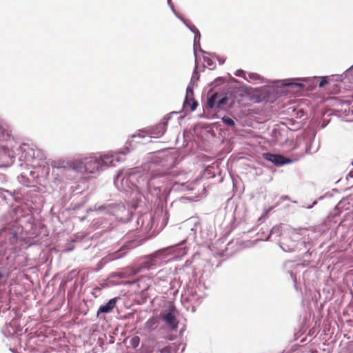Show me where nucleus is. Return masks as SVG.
I'll list each match as a JSON object with an SVG mask.
<instances>
[{
  "label": "nucleus",
  "instance_id": "nucleus-25",
  "mask_svg": "<svg viewBox=\"0 0 353 353\" xmlns=\"http://www.w3.org/2000/svg\"><path fill=\"white\" fill-rule=\"evenodd\" d=\"M194 34L196 32L198 34L199 30L193 25H190L186 22V24H185Z\"/></svg>",
  "mask_w": 353,
  "mask_h": 353
},
{
  "label": "nucleus",
  "instance_id": "nucleus-22",
  "mask_svg": "<svg viewBox=\"0 0 353 353\" xmlns=\"http://www.w3.org/2000/svg\"><path fill=\"white\" fill-rule=\"evenodd\" d=\"M8 278V274L3 270V268H0V285L6 284Z\"/></svg>",
  "mask_w": 353,
  "mask_h": 353
},
{
  "label": "nucleus",
  "instance_id": "nucleus-4",
  "mask_svg": "<svg viewBox=\"0 0 353 353\" xmlns=\"http://www.w3.org/2000/svg\"><path fill=\"white\" fill-rule=\"evenodd\" d=\"M0 168L10 166L14 161V148H19L18 143L12 137V129L10 126L4 121L0 119Z\"/></svg>",
  "mask_w": 353,
  "mask_h": 353
},
{
  "label": "nucleus",
  "instance_id": "nucleus-37",
  "mask_svg": "<svg viewBox=\"0 0 353 353\" xmlns=\"http://www.w3.org/2000/svg\"><path fill=\"white\" fill-rule=\"evenodd\" d=\"M150 221H151V223H153V221H154V218H151V219H150Z\"/></svg>",
  "mask_w": 353,
  "mask_h": 353
},
{
  "label": "nucleus",
  "instance_id": "nucleus-31",
  "mask_svg": "<svg viewBox=\"0 0 353 353\" xmlns=\"http://www.w3.org/2000/svg\"><path fill=\"white\" fill-rule=\"evenodd\" d=\"M168 4L170 6L172 11L175 12V9L174 8V6L172 4L171 0H168Z\"/></svg>",
  "mask_w": 353,
  "mask_h": 353
},
{
  "label": "nucleus",
  "instance_id": "nucleus-5",
  "mask_svg": "<svg viewBox=\"0 0 353 353\" xmlns=\"http://www.w3.org/2000/svg\"><path fill=\"white\" fill-rule=\"evenodd\" d=\"M79 166V174H96L103 170L99 154H81L74 157Z\"/></svg>",
  "mask_w": 353,
  "mask_h": 353
},
{
  "label": "nucleus",
  "instance_id": "nucleus-7",
  "mask_svg": "<svg viewBox=\"0 0 353 353\" xmlns=\"http://www.w3.org/2000/svg\"><path fill=\"white\" fill-rule=\"evenodd\" d=\"M19 162L20 173L17 176L18 181L23 185L30 187L35 181L36 172L32 170L30 164L26 163L25 161Z\"/></svg>",
  "mask_w": 353,
  "mask_h": 353
},
{
  "label": "nucleus",
  "instance_id": "nucleus-15",
  "mask_svg": "<svg viewBox=\"0 0 353 353\" xmlns=\"http://www.w3.org/2000/svg\"><path fill=\"white\" fill-rule=\"evenodd\" d=\"M159 254L156 253L145 259L141 263V268L143 269L150 270L157 266L160 262L159 260Z\"/></svg>",
  "mask_w": 353,
  "mask_h": 353
},
{
  "label": "nucleus",
  "instance_id": "nucleus-17",
  "mask_svg": "<svg viewBox=\"0 0 353 353\" xmlns=\"http://www.w3.org/2000/svg\"><path fill=\"white\" fill-rule=\"evenodd\" d=\"M290 229L291 228L283 224L279 225H275L272 228L270 234L268 236L265 240H268L271 235H276V236H283L284 237L288 234V232L289 231Z\"/></svg>",
  "mask_w": 353,
  "mask_h": 353
},
{
  "label": "nucleus",
  "instance_id": "nucleus-27",
  "mask_svg": "<svg viewBox=\"0 0 353 353\" xmlns=\"http://www.w3.org/2000/svg\"><path fill=\"white\" fill-rule=\"evenodd\" d=\"M248 77L251 79H254V80L259 79V75L256 73H250V74H248Z\"/></svg>",
  "mask_w": 353,
  "mask_h": 353
},
{
  "label": "nucleus",
  "instance_id": "nucleus-23",
  "mask_svg": "<svg viewBox=\"0 0 353 353\" xmlns=\"http://www.w3.org/2000/svg\"><path fill=\"white\" fill-rule=\"evenodd\" d=\"M221 120L224 123V124H225L228 126H234V125H235L234 120L230 117H223L221 119Z\"/></svg>",
  "mask_w": 353,
  "mask_h": 353
},
{
  "label": "nucleus",
  "instance_id": "nucleus-28",
  "mask_svg": "<svg viewBox=\"0 0 353 353\" xmlns=\"http://www.w3.org/2000/svg\"><path fill=\"white\" fill-rule=\"evenodd\" d=\"M328 82H327L326 77H323L322 79L320 81L319 85L320 88H322Z\"/></svg>",
  "mask_w": 353,
  "mask_h": 353
},
{
  "label": "nucleus",
  "instance_id": "nucleus-29",
  "mask_svg": "<svg viewBox=\"0 0 353 353\" xmlns=\"http://www.w3.org/2000/svg\"><path fill=\"white\" fill-rule=\"evenodd\" d=\"M4 193H10V192L0 188V197L6 198Z\"/></svg>",
  "mask_w": 353,
  "mask_h": 353
},
{
  "label": "nucleus",
  "instance_id": "nucleus-26",
  "mask_svg": "<svg viewBox=\"0 0 353 353\" xmlns=\"http://www.w3.org/2000/svg\"><path fill=\"white\" fill-rule=\"evenodd\" d=\"M235 75L237 76V77H243L245 79H247V77H245V73L243 70H239L236 72L235 73Z\"/></svg>",
  "mask_w": 353,
  "mask_h": 353
},
{
  "label": "nucleus",
  "instance_id": "nucleus-8",
  "mask_svg": "<svg viewBox=\"0 0 353 353\" xmlns=\"http://www.w3.org/2000/svg\"><path fill=\"white\" fill-rule=\"evenodd\" d=\"M129 150L125 149L119 152H108L103 154H99L103 169L115 166L116 163L123 160V156L125 155Z\"/></svg>",
  "mask_w": 353,
  "mask_h": 353
},
{
  "label": "nucleus",
  "instance_id": "nucleus-16",
  "mask_svg": "<svg viewBox=\"0 0 353 353\" xmlns=\"http://www.w3.org/2000/svg\"><path fill=\"white\" fill-rule=\"evenodd\" d=\"M174 312V310L173 308H170L169 311L162 316L163 320L172 330H175L177 327L176 316Z\"/></svg>",
  "mask_w": 353,
  "mask_h": 353
},
{
  "label": "nucleus",
  "instance_id": "nucleus-32",
  "mask_svg": "<svg viewBox=\"0 0 353 353\" xmlns=\"http://www.w3.org/2000/svg\"><path fill=\"white\" fill-rule=\"evenodd\" d=\"M291 277L294 281H296V276L294 275L292 272L291 273Z\"/></svg>",
  "mask_w": 353,
  "mask_h": 353
},
{
  "label": "nucleus",
  "instance_id": "nucleus-19",
  "mask_svg": "<svg viewBox=\"0 0 353 353\" xmlns=\"http://www.w3.org/2000/svg\"><path fill=\"white\" fill-rule=\"evenodd\" d=\"M200 39H201V34H200V32H199L198 34L196 33H194V56H195V59H196V49H197V47H199V50L200 51L203 53V54H205L206 52L205 51H203L201 47H200Z\"/></svg>",
  "mask_w": 353,
  "mask_h": 353
},
{
  "label": "nucleus",
  "instance_id": "nucleus-11",
  "mask_svg": "<svg viewBox=\"0 0 353 353\" xmlns=\"http://www.w3.org/2000/svg\"><path fill=\"white\" fill-rule=\"evenodd\" d=\"M94 208L96 210L112 214L117 217L120 216L121 213L125 211V208L123 204L113 203L99 206L95 205Z\"/></svg>",
  "mask_w": 353,
  "mask_h": 353
},
{
  "label": "nucleus",
  "instance_id": "nucleus-3",
  "mask_svg": "<svg viewBox=\"0 0 353 353\" xmlns=\"http://www.w3.org/2000/svg\"><path fill=\"white\" fill-rule=\"evenodd\" d=\"M50 181L55 185L74 180L79 175L78 170L81 168L72 159H60L50 163Z\"/></svg>",
  "mask_w": 353,
  "mask_h": 353
},
{
  "label": "nucleus",
  "instance_id": "nucleus-34",
  "mask_svg": "<svg viewBox=\"0 0 353 353\" xmlns=\"http://www.w3.org/2000/svg\"><path fill=\"white\" fill-rule=\"evenodd\" d=\"M219 61L220 64H223L224 63V60H222V59H219Z\"/></svg>",
  "mask_w": 353,
  "mask_h": 353
},
{
  "label": "nucleus",
  "instance_id": "nucleus-30",
  "mask_svg": "<svg viewBox=\"0 0 353 353\" xmlns=\"http://www.w3.org/2000/svg\"><path fill=\"white\" fill-rule=\"evenodd\" d=\"M174 14L184 24H186V21L179 15V14L175 10V12H173Z\"/></svg>",
  "mask_w": 353,
  "mask_h": 353
},
{
  "label": "nucleus",
  "instance_id": "nucleus-18",
  "mask_svg": "<svg viewBox=\"0 0 353 353\" xmlns=\"http://www.w3.org/2000/svg\"><path fill=\"white\" fill-rule=\"evenodd\" d=\"M117 297L109 300L105 305H101L97 311V316H99L101 313H110L116 305Z\"/></svg>",
  "mask_w": 353,
  "mask_h": 353
},
{
  "label": "nucleus",
  "instance_id": "nucleus-14",
  "mask_svg": "<svg viewBox=\"0 0 353 353\" xmlns=\"http://www.w3.org/2000/svg\"><path fill=\"white\" fill-rule=\"evenodd\" d=\"M227 101V97H222L218 93H214L208 99V105L210 109L216 110L221 105H225Z\"/></svg>",
  "mask_w": 353,
  "mask_h": 353
},
{
  "label": "nucleus",
  "instance_id": "nucleus-2",
  "mask_svg": "<svg viewBox=\"0 0 353 353\" xmlns=\"http://www.w3.org/2000/svg\"><path fill=\"white\" fill-rule=\"evenodd\" d=\"M20 151L19 161H25L30 164L33 170L36 172L35 181L41 185L47 186L51 183V170L46 162V156L44 152L34 145L23 143L19 148Z\"/></svg>",
  "mask_w": 353,
  "mask_h": 353
},
{
  "label": "nucleus",
  "instance_id": "nucleus-9",
  "mask_svg": "<svg viewBox=\"0 0 353 353\" xmlns=\"http://www.w3.org/2000/svg\"><path fill=\"white\" fill-rule=\"evenodd\" d=\"M197 65H196L195 69L193 72L191 81L186 89V96L183 102V105L187 107L190 106V110L194 111L197 108L198 103L194 100L193 98V89L194 83L199 79V72L196 71Z\"/></svg>",
  "mask_w": 353,
  "mask_h": 353
},
{
  "label": "nucleus",
  "instance_id": "nucleus-33",
  "mask_svg": "<svg viewBox=\"0 0 353 353\" xmlns=\"http://www.w3.org/2000/svg\"><path fill=\"white\" fill-rule=\"evenodd\" d=\"M186 252H187L186 249H185V248H183L182 254H183H183H186Z\"/></svg>",
  "mask_w": 353,
  "mask_h": 353
},
{
  "label": "nucleus",
  "instance_id": "nucleus-13",
  "mask_svg": "<svg viewBox=\"0 0 353 353\" xmlns=\"http://www.w3.org/2000/svg\"><path fill=\"white\" fill-rule=\"evenodd\" d=\"M169 119V117H165L159 123L151 128L148 130L150 136L154 138H159L163 136L166 130V126Z\"/></svg>",
  "mask_w": 353,
  "mask_h": 353
},
{
  "label": "nucleus",
  "instance_id": "nucleus-6",
  "mask_svg": "<svg viewBox=\"0 0 353 353\" xmlns=\"http://www.w3.org/2000/svg\"><path fill=\"white\" fill-rule=\"evenodd\" d=\"M300 235L294 229H290L288 234L283 237L280 246L285 252H304L307 254L310 250V243L305 241L296 243Z\"/></svg>",
  "mask_w": 353,
  "mask_h": 353
},
{
  "label": "nucleus",
  "instance_id": "nucleus-35",
  "mask_svg": "<svg viewBox=\"0 0 353 353\" xmlns=\"http://www.w3.org/2000/svg\"><path fill=\"white\" fill-rule=\"evenodd\" d=\"M348 176H351V177H353V173L352 172H350L349 174H348Z\"/></svg>",
  "mask_w": 353,
  "mask_h": 353
},
{
  "label": "nucleus",
  "instance_id": "nucleus-12",
  "mask_svg": "<svg viewBox=\"0 0 353 353\" xmlns=\"http://www.w3.org/2000/svg\"><path fill=\"white\" fill-rule=\"evenodd\" d=\"M263 157L265 160L272 162L276 166H281L294 161V160L286 158L281 154H274L268 152L264 153Z\"/></svg>",
  "mask_w": 353,
  "mask_h": 353
},
{
  "label": "nucleus",
  "instance_id": "nucleus-1",
  "mask_svg": "<svg viewBox=\"0 0 353 353\" xmlns=\"http://www.w3.org/2000/svg\"><path fill=\"white\" fill-rule=\"evenodd\" d=\"M157 161L145 163L141 168H135L126 172L121 171L114 179L118 189L128 192L137 191L149 199V194L159 197L161 192H167L172 181L167 174L153 172Z\"/></svg>",
  "mask_w": 353,
  "mask_h": 353
},
{
  "label": "nucleus",
  "instance_id": "nucleus-38",
  "mask_svg": "<svg viewBox=\"0 0 353 353\" xmlns=\"http://www.w3.org/2000/svg\"><path fill=\"white\" fill-rule=\"evenodd\" d=\"M352 68H353V65L352 66Z\"/></svg>",
  "mask_w": 353,
  "mask_h": 353
},
{
  "label": "nucleus",
  "instance_id": "nucleus-36",
  "mask_svg": "<svg viewBox=\"0 0 353 353\" xmlns=\"http://www.w3.org/2000/svg\"><path fill=\"white\" fill-rule=\"evenodd\" d=\"M270 210H271V208H270V209H268V210H266L265 212L267 214V213H268V212H269Z\"/></svg>",
  "mask_w": 353,
  "mask_h": 353
},
{
  "label": "nucleus",
  "instance_id": "nucleus-20",
  "mask_svg": "<svg viewBox=\"0 0 353 353\" xmlns=\"http://www.w3.org/2000/svg\"><path fill=\"white\" fill-rule=\"evenodd\" d=\"M140 343V338L137 336L132 337L129 340V347L132 348H136L139 346Z\"/></svg>",
  "mask_w": 353,
  "mask_h": 353
},
{
  "label": "nucleus",
  "instance_id": "nucleus-10",
  "mask_svg": "<svg viewBox=\"0 0 353 353\" xmlns=\"http://www.w3.org/2000/svg\"><path fill=\"white\" fill-rule=\"evenodd\" d=\"M205 296L204 285L199 283V285L195 286L190 287L185 299L193 305H199Z\"/></svg>",
  "mask_w": 353,
  "mask_h": 353
},
{
  "label": "nucleus",
  "instance_id": "nucleus-21",
  "mask_svg": "<svg viewBox=\"0 0 353 353\" xmlns=\"http://www.w3.org/2000/svg\"><path fill=\"white\" fill-rule=\"evenodd\" d=\"M299 79H288L286 80L287 83H284V85L285 86H294V87H298V88H302L303 87V85L301 83L295 82L296 81H298Z\"/></svg>",
  "mask_w": 353,
  "mask_h": 353
},
{
  "label": "nucleus",
  "instance_id": "nucleus-24",
  "mask_svg": "<svg viewBox=\"0 0 353 353\" xmlns=\"http://www.w3.org/2000/svg\"><path fill=\"white\" fill-rule=\"evenodd\" d=\"M204 62L210 68H213L214 66V62L212 59L207 57H203Z\"/></svg>",
  "mask_w": 353,
  "mask_h": 353
}]
</instances>
